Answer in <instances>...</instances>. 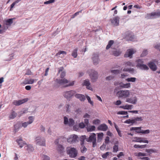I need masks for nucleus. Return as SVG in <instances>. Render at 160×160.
I'll list each match as a JSON object with an SVG mask.
<instances>
[{
  "instance_id": "obj_1",
  "label": "nucleus",
  "mask_w": 160,
  "mask_h": 160,
  "mask_svg": "<svg viewBox=\"0 0 160 160\" xmlns=\"http://www.w3.org/2000/svg\"><path fill=\"white\" fill-rule=\"evenodd\" d=\"M55 86L59 87L60 86H63L64 87H66L73 86L74 84L75 81L69 82L68 80L64 78L62 79H57L55 80Z\"/></svg>"
},
{
  "instance_id": "obj_2",
  "label": "nucleus",
  "mask_w": 160,
  "mask_h": 160,
  "mask_svg": "<svg viewBox=\"0 0 160 160\" xmlns=\"http://www.w3.org/2000/svg\"><path fill=\"white\" fill-rule=\"evenodd\" d=\"M67 153L71 158H76L78 154V151L76 148L72 147H68L67 148Z\"/></svg>"
},
{
  "instance_id": "obj_3",
  "label": "nucleus",
  "mask_w": 160,
  "mask_h": 160,
  "mask_svg": "<svg viewBox=\"0 0 160 160\" xmlns=\"http://www.w3.org/2000/svg\"><path fill=\"white\" fill-rule=\"evenodd\" d=\"M116 95L120 98H127L129 96L130 92L129 90H120L117 92Z\"/></svg>"
},
{
  "instance_id": "obj_4",
  "label": "nucleus",
  "mask_w": 160,
  "mask_h": 160,
  "mask_svg": "<svg viewBox=\"0 0 160 160\" xmlns=\"http://www.w3.org/2000/svg\"><path fill=\"white\" fill-rule=\"evenodd\" d=\"M92 82H95L98 78V73L94 70L90 69L87 71Z\"/></svg>"
},
{
  "instance_id": "obj_5",
  "label": "nucleus",
  "mask_w": 160,
  "mask_h": 160,
  "mask_svg": "<svg viewBox=\"0 0 160 160\" xmlns=\"http://www.w3.org/2000/svg\"><path fill=\"white\" fill-rule=\"evenodd\" d=\"M35 142L37 145L42 146H45L46 140L43 137L40 136L36 137L35 138Z\"/></svg>"
},
{
  "instance_id": "obj_6",
  "label": "nucleus",
  "mask_w": 160,
  "mask_h": 160,
  "mask_svg": "<svg viewBox=\"0 0 160 160\" xmlns=\"http://www.w3.org/2000/svg\"><path fill=\"white\" fill-rule=\"evenodd\" d=\"M86 141L88 142H92V146L95 147L96 146V136L94 133H92L88 138H86Z\"/></svg>"
},
{
  "instance_id": "obj_7",
  "label": "nucleus",
  "mask_w": 160,
  "mask_h": 160,
  "mask_svg": "<svg viewBox=\"0 0 160 160\" xmlns=\"http://www.w3.org/2000/svg\"><path fill=\"white\" fill-rule=\"evenodd\" d=\"M78 137L75 134H72L69 136L67 138L68 142L71 143H75L78 141Z\"/></svg>"
},
{
  "instance_id": "obj_8",
  "label": "nucleus",
  "mask_w": 160,
  "mask_h": 160,
  "mask_svg": "<svg viewBox=\"0 0 160 160\" xmlns=\"http://www.w3.org/2000/svg\"><path fill=\"white\" fill-rule=\"evenodd\" d=\"M76 93V92L75 91L70 90L64 92L63 95L66 98L68 99L71 98L73 95H75Z\"/></svg>"
},
{
  "instance_id": "obj_9",
  "label": "nucleus",
  "mask_w": 160,
  "mask_h": 160,
  "mask_svg": "<svg viewBox=\"0 0 160 160\" xmlns=\"http://www.w3.org/2000/svg\"><path fill=\"white\" fill-rule=\"evenodd\" d=\"M136 52V50L133 48L129 49L127 50L124 54L125 57H129L131 58H132V55Z\"/></svg>"
},
{
  "instance_id": "obj_10",
  "label": "nucleus",
  "mask_w": 160,
  "mask_h": 160,
  "mask_svg": "<svg viewBox=\"0 0 160 160\" xmlns=\"http://www.w3.org/2000/svg\"><path fill=\"white\" fill-rule=\"evenodd\" d=\"M120 18L116 16L110 20L111 23L114 26H117L119 25Z\"/></svg>"
},
{
  "instance_id": "obj_11",
  "label": "nucleus",
  "mask_w": 160,
  "mask_h": 160,
  "mask_svg": "<svg viewBox=\"0 0 160 160\" xmlns=\"http://www.w3.org/2000/svg\"><path fill=\"white\" fill-rule=\"evenodd\" d=\"M126 102L132 104H136L138 101L137 98L136 96L131 97L130 98H127L125 100Z\"/></svg>"
},
{
  "instance_id": "obj_12",
  "label": "nucleus",
  "mask_w": 160,
  "mask_h": 160,
  "mask_svg": "<svg viewBox=\"0 0 160 160\" xmlns=\"http://www.w3.org/2000/svg\"><path fill=\"white\" fill-rule=\"evenodd\" d=\"M92 59L94 65H96L98 64L99 62V56L98 54H93L92 55Z\"/></svg>"
},
{
  "instance_id": "obj_13",
  "label": "nucleus",
  "mask_w": 160,
  "mask_h": 160,
  "mask_svg": "<svg viewBox=\"0 0 160 160\" xmlns=\"http://www.w3.org/2000/svg\"><path fill=\"white\" fill-rule=\"evenodd\" d=\"M28 100V98H25L19 100H14L12 102V104L15 106H19L26 102Z\"/></svg>"
},
{
  "instance_id": "obj_14",
  "label": "nucleus",
  "mask_w": 160,
  "mask_h": 160,
  "mask_svg": "<svg viewBox=\"0 0 160 160\" xmlns=\"http://www.w3.org/2000/svg\"><path fill=\"white\" fill-rule=\"evenodd\" d=\"M110 52L111 54L115 56H118L121 53V52L119 49H116L112 48H111Z\"/></svg>"
},
{
  "instance_id": "obj_15",
  "label": "nucleus",
  "mask_w": 160,
  "mask_h": 160,
  "mask_svg": "<svg viewBox=\"0 0 160 160\" xmlns=\"http://www.w3.org/2000/svg\"><path fill=\"white\" fill-rule=\"evenodd\" d=\"M134 139L135 140H133L132 141L135 142H144L148 143V140H144V138H143L135 137L134 138Z\"/></svg>"
},
{
  "instance_id": "obj_16",
  "label": "nucleus",
  "mask_w": 160,
  "mask_h": 160,
  "mask_svg": "<svg viewBox=\"0 0 160 160\" xmlns=\"http://www.w3.org/2000/svg\"><path fill=\"white\" fill-rule=\"evenodd\" d=\"M151 18H155L160 17V10H158L150 14Z\"/></svg>"
},
{
  "instance_id": "obj_17",
  "label": "nucleus",
  "mask_w": 160,
  "mask_h": 160,
  "mask_svg": "<svg viewBox=\"0 0 160 160\" xmlns=\"http://www.w3.org/2000/svg\"><path fill=\"white\" fill-rule=\"evenodd\" d=\"M83 85L85 86L87 89L92 91V89L90 85V83L88 79H86L83 81Z\"/></svg>"
},
{
  "instance_id": "obj_18",
  "label": "nucleus",
  "mask_w": 160,
  "mask_h": 160,
  "mask_svg": "<svg viewBox=\"0 0 160 160\" xmlns=\"http://www.w3.org/2000/svg\"><path fill=\"white\" fill-rule=\"evenodd\" d=\"M136 66L138 68L142 70H148L149 69L148 67L146 65L143 63H138Z\"/></svg>"
},
{
  "instance_id": "obj_19",
  "label": "nucleus",
  "mask_w": 160,
  "mask_h": 160,
  "mask_svg": "<svg viewBox=\"0 0 160 160\" xmlns=\"http://www.w3.org/2000/svg\"><path fill=\"white\" fill-rule=\"evenodd\" d=\"M119 87L122 88H129L131 87V84L130 83H124L122 82H120L119 84Z\"/></svg>"
},
{
  "instance_id": "obj_20",
  "label": "nucleus",
  "mask_w": 160,
  "mask_h": 160,
  "mask_svg": "<svg viewBox=\"0 0 160 160\" xmlns=\"http://www.w3.org/2000/svg\"><path fill=\"white\" fill-rule=\"evenodd\" d=\"M75 96L76 98L78 99L81 101L83 102L86 99V96L82 94H76V93Z\"/></svg>"
},
{
  "instance_id": "obj_21",
  "label": "nucleus",
  "mask_w": 160,
  "mask_h": 160,
  "mask_svg": "<svg viewBox=\"0 0 160 160\" xmlns=\"http://www.w3.org/2000/svg\"><path fill=\"white\" fill-rule=\"evenodd\" d=\"M148 66L153 71H155L157 69V66L155 63L152 62L148 63Z\"/></svg>"
},
{
  "instance_id": "obj_22",
  "label": "nucleus",
  "mask_w": 160,
  "mask_h": 160,
  "mask_svg": "<svg viewBox=\"0 0 160 160\" xmlns=\"http://www.w3.org/2000/svg\"><path fill=\"white\" fill-rule=\"evenodd\" d=\"M64 68L63 67H60L58 68V74L61 72L60 77L61 78H63L66 75V72L63 71Z\"/></svg>"
},
{
  "instance_id": "obj_23",
  "label": "nucleus",
  "mask_w": 160,
  "mask_h": 160,
  "mask_svg": "<svg viewBox=\"0 0 160 160\" xmlns=\"http://www.w3.org/2000/svg\"><path fill=\"white\" fill-rule=\"evenodd\" d=\"M108 128V126L105 124L100 125L98 128V130L103 131H107Z\"/></svg>"
},
{
  "instance_id": "obj_24",
  "label": "nucleus",
  "mask_w": 160,
  "mask_h": 160,
  "mask_svg": "<svg viewBox=\"0 0 160 160\" xmlns=\"http://www.w3.org/2000/svg\"><path fill=\"white\" fill-rule=\"evenodd\" d=\"M135 38V36L133 33H130L127 35L126 38L128 41H133Z\"/></svg>"
},
{
  "instance_id": "obj_25",
  "label": "nucleus",
  "mask_w": 160,
  "mask_h": 160,
  "mask_svg": "<svg viewBox=\"0 0 160 160\" xmlns=\"http://www.w3.org/2000/svg\"><path fill=\"white\" fill-rule=\"evenodd\" d=\"M16 142L21 148H22L24 145L26 144V143L24 142L23 141L22 138H20L19 139H17L16 140Z\"/></svg>"
},
{
  "instance_id": "obj_26",
  "label": "nucleus",
  "mask_w": 160,
  "mask_h": 160,
  "mask_svg": "<svg viewBox=\"0 0 160 160\" xmlns=\"http://www.w3.org/2000/svg\"><path fill=\"white\" fill-rule=\"evenodd\" d=\"M26 145V146H25V148L28 152H32L34 150V148L32 145L27 144Z\"/></svg>"
},
{
  "instance_id": "obj_27",
  "label": "nucleus",
  "mask_w": 160,
  "mask_h": 160,
  "mask_svg": "<svg viewBox=\"0 0 160 160\" xmlns=\"http://www.w3.org/2000/svg\"><path fill=\"white\" fill-rule=\"evenodd\" d=\"M37 80H35L32 79L28 80V79H25L24 80V83L25 84H32L34 82H36Z\"/></svg>"
},
{
  "instance_id": "obj_28",
  "label": "nucleus",
  "mask_w": 160,
  "mask_h": 160,
  "mask_svg": "<svg viewBox=\"0 0 160 160\" xmlns=\"http://www.w3.org/2000/svg\"><path fill=\"white\" fill-rule=\"evenodd\" d=\"M17 116V113L14 111H12L9 115V119H13L15 118Z\"/></svg>"
},
{
  "instance_id": "obj_29",
  "label": "nucleus",
  "mask_w": 160,
  "mask_h": 160,
  "mask_svg": "<svg viewBox=\"0 0 160 160\" xmlns=\"http://www.w3.org/2000/svg\"><path fill=\"white\" fill-rule=\"evenodd\" d=\"M13 18H10L4 22V25L10 26L13 23Z\"/></svg>"
},
{
  "instance_id": "obj_30",
  "label": "nucleus",
  "mask_w": 160,
  "mask_h": 160,
  "mask_svg": "<svg viewBox=\"0 0 160 160\" xmlns=\"http://www.w3.org/2000/svg\"><path fill=\"white\" fill-rule=\"evenodd\" d=\"M97 141L98 142H100L102 140L103 136V134L102 132H100L97 133Z\"/></svg>"
},
{
  "instance_id": "obj_31",
  "label": "nucleus",
  "mask_w": 160,
  "mask_h": 160,
  "mask_svg": "<svg viewBox=\"0 0 160 160\" xmlns=\"http://www.w3.org/2000/svg\"><path fill=\"white\" fill-rule=\"evenodd\" d=\"M114 42L113 40H110L108 42V44L106 47V49L108 50L110 48H113V45L114 44Z\"/></svg>"
},
{
  "instance_id": "obj_32",
  "label": "nucleus",
  "mask_w": 160,
  "mask_h": 160,
  "mask_svg": "<svg viewBox=\"0 0 160 160\" xmlns=\"http://www.w3.org/2000/svg\"><path fill=\"white\" fill-rule=\"evenodd\" d=\"M124 63L126 67H134L135 65V63L133 62H130V61H128L125 62Z\"/></svg>"
},
{
  "instance_id": "obj_33",
  "label": "nucleus",
  "mask_w": 160,
  "mask_h": 160,
  "mask_svg": "<svg viewBox=\"0 0 160 160\" xmlns=\"http://www.w3.org/2000/svg\"><path fill=\"white\" fill-rule=\"evenodd\" d=\"M132 105H126L125 106H120V108L124 109L131 110L133 108Z\"/></svg>"
},
{
  "instance_id": "obj_34",
  "label": "nucleus",
  "mask_w": 160,
  "mask_h": 160,
  "mask_svg": "<svg viewBox=\"0 0 160 160\" xmlns=\"http://www.w3.org/2000/svg\"><path fill=\"white\" fill-rule=\"evenodd\" d=\"M131 130H134L135 131L138 133H142V130L141 129V127H132L131 129Z\"/></svg>"
},
{
  "instance_id": "obj_35",
  "label": "nucleus",
  "mask_w": 160,
  "mask_h": 160,
  "mask_svg": "<svg viewBox=\"0 0 160 160\" xmlns=\"http://www.w3.org/2000/svg\"><path fill=\"white\" fill-rule=\"evenodd\" d=\"M95 127L94 126H90L88 127L87 128V130L88 132H92L95 131Z\"/></svg>"
},
{
  "instance_id": "obj_36",
  "label": "nucleus",
  "mask_w": 160,
  "mask_h": 160,
  "mask_svg": "<svg viewBox=\"0 0 160 160\" xmlns=\"http://www.w3.org/2000/svg\"><path fill=\"white\" fill-rule=\"evenodd\" d=\"M136 78H135L132 77L128 78L126 79V80L128 82H135L136 81Z\"/></svg>"
},
{
  "instance_id": "obj_37",
  "label": "nucleus",
  "mask_w": 160,
  "mask_h": 160,
  "mask_svg": "<svg viewBox=\"0 0 160 160\" xmlns=\"http://www.w3.org/2000/svg\"><path fill=\"white\" fill-rule=\"evenodd\" d=\"M28 122L29 124H30L33 122L34 119V118L33 116H29L28 118Z\"/></svg>"
},
{
  "instance_id": "obj_38",
  "label": "nucleus",
  "mask_w": 160,
  "mask_h": 160,
  "mask_svg": "<svg viewBox=\"0 0 160 160\" xmlns=\"http://www.w3.org/2000/svg\"><path fill=\"white\" fill-rule=\"evenodd\" d=\"M134 121L133 120V119H128L126 120L124 122V123L127 124H132L134 123Z\"/></svg>"
},
{
  "instance_id": "obj_39",
  "label": "nucleus",
  "mask_w": 160,
  "mask_h": 160,
  "mask_svg": "<svg viewBox=\"0 0 160 160\" xmlns=\"http://www.w3.org/2000/svg\"><path fill=\"white\" fill-rule=\"evenodd\" d=\"M86 139V138L85 135L82 136L80 137V140L81 141V145H82L84 144V141Z\"/></svg>"
},
{
  "instance_id": "obj_40",
  "label": "nucleus",
  "mask_w": 160,
  "mask_h": 160,
  "mask_svg": "<svg viewBox=\"0 0 160 160\" xmlns=\"http://www.w3.org/2000/svg\"><path fill=\"white\" fill-rule=\"evenodd\" d=\"M86 97L88 100V102L90 103L92 106H93V102L91 100L90 98L87 95H86Z\"/></svg>"
},
{
  "instance_id": "obj_41",
  "label": "nucleus",
  "mask_w": 160,
  "mask_h": 160,
  "mask_svg": "<svg viewBox=\"0 0 160 160\" xmlns=\"http://www.w3.org/2000/svg\"><path fill=\"white\" fill-rule=\"evenodd\" d=\"M72 56L74 58H76L77 56V49H75L72 51Z\"/></svg>"
},
{
  "instance_id": "obj_42",
  "label": "nucleus",
  "mask_w": 160,
  "mask_h": 160,
  "mask_svg": "<svg viewBox=\"0 0 160 160\" xmlns=\"http://www.w3.org/2000/svg\"><path fill=\"white\" fill-rule=\"evenodd\" d=\"M143 120V119L142 117H137L133 119V120L134 121V123H136L137 122L142 121Z\"/></svg>"
},
{
  "instance_id": "obj_43",
  "label": "nucleus",
  "mask_w": 160,
  "mask_h": 160,
  "mask_svg": "<svg viewBox=\"0 0 160 160\" xmlns=\"http://www.w3.org/2000/svg\"><path fill=\"white\" fill-rule=\"evenodd\" d=\"M74 120L72 118H70L69 119L68 123V124L70 126H72L74 125Z\"/></svg>"
},
{
  "instance_id": "obj_44",
  "label": "nucleus",
  "mask_w": 160,
  "mask_h": 160,
  "mask_svg": "<svg viewBox=\"0 0 160 160\" xmlns=\"http://www.w3.org/2000/svg\"><path fill=\"white\" fill-rule=\"evenodd\" d=\"M146 145H139L137 144H135L134 145V147L135 148H143L146 147Z\"/></svg>"
},
{
  "instance_id": "obj_45",
  "label": "nucleus",
  "mask_w": 160,
  "mask_h": 160,
  "mask_svg": "<svg viewBox=\"0 0 160 160\" xmlns=\"http://www.w3.org/2000/svg\"><path fill=\"white\" fill-rule=\"evenodd\" d=\"M82 146L81 148V151L82 153H84L86 152L87 150V148L85 147V146L83 145H82Z\"/></svg>"
},
{
  "instance_id": "obj_46",
  "label": "nucleus",
  "mask_w": 160,
  "mask_h": 160,
  "mask_svg": "<svg viewBox=\"0 0 160 160\" xmlns=\"http://www.w3.org/2000/svg\"><path fill=\"white\" fill-rule=\"evenodd\" d=\"M135 155L136 156L138 157L145 156H146V154L142 153L141 152H139L138 153H135Z\"/></svg>"
},
{
  "instance_id": "obj_47",
  "label": "nucleus",
  "mask_w": 160,
  "mask_h": 160,
  "mask_svg": "<svg viewBox=\"0 0 160 160\" xmlns=\"http://www.w3.org/2000/svg\"><path fill=\"white\" fill-rule=\"evenodd\" d=\"M64 148L62 145H58V150L60 152H62L64 150Z\"/></svg>"
},
{
  "instance_id": "obj_48",
  "label": "nucleus",
  "mask_w": 160,
  "mask_h": 160,
  "mask_svg": "<svg viewBox=\"0 0 160 160\" xmlns=\"http://www.w3.org/2000/svg\"><path fill=\"white\" fill-rule=\"evenodd\" d=\"M14 55L13 54H11L9 55L8 58L6 59V60L7 61H10L13 58Z\"/></svg>"
},
{
  "instance_id": "obj_49",
  "label": "nucleus",
  "mask_w": 160,
  "mask_h": 160,
  "mask_svg": "<svg viewBox=\"0 0 160 160\" xmlns=\"http://www.w3.org/2000/svg\"><path fill=\"white\" fill-rule=\"evenodd\" d=\"M148 54V51L147 50H144L141 54V57H143L146 56Z\"/></svg>"
},
{
  "instance_id": "obj_50",
  "label": "nucleus",
  "mask_w": 160,
  "mask_h": 160,
  "mask_svg": "<svg viewBox=\"0 0 160 160\" xmlns=\"http://www.w3.org/2000/svg\"><path fill=\"white\" fill-rule=\"evenodd\" d=\"M100 122V121L98 119H96L93 120L92 123L95 125L98 124Z\"/></svg>"
},
{
  "instance_id": "obj_51",
  "label": "nucleus",
  "mask_w": 160,
  "mask_h": 160,
  "mask_svg": "<svg viewBox=\"0 0 160 160\" xmlns=\"http://www.w3.org/2000/svg\"><path fill=\"white\" fill-rule=\"evenodd\" d=\"M62 54L64 56V55H66V52L65 51H60L58 52L57 54H56V56H58L61 54Z\"/></svg>"
},
{
  "instance_id": "obj_52",
  "label": "nucleus",
  "mask_w": 160,
  "mask_h": 160,
  "mask_svg": "<svg viewBox=\"0 0 160 160\" xmlns=\"http://www.w3.org/2000/svg\"><path fill=\"white\" fill-rule=\"evenodd\" d=\"M118 150V146L117 145H115L113 147V152H117Z\"/></svg>"
},
{
  "instance_id": "obj_53",
  "label": "nucleus",
  "mask_w": 160,
  "mask_h": 160,
  "mask_svg": "<svg viewBox=\"0 0 160 160\" xmlns=\"http://www.w3.org/2000/svg\"><path fill=\"white\" fill-rule=\"evenodd\" d=\"M28 125H29V124L28 122H24L22 123V126L24 128H26Z\"/></svg>"
},
{
  "instance_id": "obj_54",
  "label": "nucleus",
  "mask_w": 160,
  "mask_h": 160,
  "mask_svg": "<svg viewBox=\"0 0 160 160\" xmlns=\"http://www.w3.org/2000/svg\"><path fill=\"white\" fill-rule=\"evenodd\" d=\"M123 71H129V72H133L134 71V69L133 68H124L123 70Z\"/></svg>"
},
{
  "instance_id": "obj_55",
  "label": "nucleus",
  "mask_w": 160,
  "mask_h": 160,
  "mask_svg": "<svg viewBox=\"0 0 160 160\" xmlns=\"http://www.w3.org/2000/svg\"><path fill=\"white\" fill-rule=\"evenodd\" d=\"M118 114L121 115H127L128 112H127L124 111H119L117 112Z\"/></svg>"
},
{
  "instance_id": "obj_56",
  "label": "nucleus",
  "mask_w": 160,
  "mask_h": 160,
  "mask_svg": "<svg viewBox=\"0 0 160 160\" xmlns=\"http://www.w3.org/2000/svg\"><path fill=\"white\" fill-rule=\"evenodd\" d=\"M109 152H107L103 154L102 155V158H106L109 155Z\"/></svg>"
},
{
  "instance_id": "obj_57",
  "label": "nucleus",
  "mask_w": 160,
  "mask_h": 160,
  "mask_svg": "<svg viewBox=\"0 0 160 160\" xmlns=\"http://www.w3.org/2000/svg\"><path fill=\"white\" fill-rule=\"evenodd\" d=\"M42 158L43 160H50V158L48 156L45 155H43Z\"/></svg>"
},
{
  "instance_id": "obj_58",
  "label": "nucleus",
  "mask_w": 160,
  "mask_h": 160,
  "mask_svg": "<svg viewBox=\"0 0 160 160\" xmlns=\"http://www.w3.org/2000/svg\"><path fill=\"white\" fill-rule=\"evenodd\" d=\"M68 118L65 116L64 117V124L66 125L68 124Z\"/></svg>"
},
{
  "instance_id": "obj_59",
  "label": "nucleus",
  "mask_w": 160,
  "mask_h": 160,
  "mask_svg": "<svg viewBox=\"0 0 160 160\" xmlns=\"http://www.w3.org/2000/svg\"><path fill=\"white\" fill-rule=\"evenodd\" d=\"M114 78V76L112 75H110L108 76L107 77L106 79L107 80H110Z\"/></svg>"
},
{
  "instance_id": "obj_60",
  "label": "nucleus",
  "mask_w": 160,
  "mask_h": 160,
  "mask_svg": "<svg viewBox=\"0 0 160 160\" xmlns=\"http://www.w3.org/2000/svg\"><path fill=\"white\" fill-rule=\"evenodd\" d=\"M55 0H50L48 1H45L44 2V4H48L53 2Z\"/></svg>"
},
{
  "instance_id": "obj_61",
  "label": "nucleus",
  "mask_w": 160,
  "mask_h": 160,
  "mask_svg": "<svg viewBox=\"0 0 160 160\" xmlns=\"http://www.w3.org/2000/svg\"><path fill=\"white\" fill-rule=\"evenodd\" d=\"M135 62L137 63V64L138 63H142L143 62V60L140 59H136Z\"/></svg>"
},
{
  "instance_id": "obj_62",
  "label": "nucleus",
  "mask_w": 160,
  "mask_h": 160,
  "mask_svg": "<svg viewBox=\"0 0 160 160\" xmlns=\"http://www.w3.org/2000/svg\"><path fill=\"white\" fill-rule=\"evenodd\" d=\"M40 130L41 132H44L45 131V128L42 125H41L40 128Z\"/></svg>"
},
{
  "instance_id": "obj_63",
  "label": "nucleus",
  "mask_w": 160,
  "mask_h": 160,
  "mask_svg": "<svg viewBox=\"0 0 160 160\" xmlns=\"http://www.w3.org/2000/svg\"><path fill=\"white\" fill-rule=\"evenodd\" d=\"M79 127L81 128H83L85 127V125L84 123L83 122H81L79 123Z\"/></svg>"
},
{
  "instance_id": "obj_64",
  "label": "nucleus",
  "mask_w": 160,
  "mask_h": 160,
  "mask_svg": "<svg viewBox=\"0 0 160 160\" xmlns=\"http://www.w3.org/2000/svg\"><path fill=\"white\" fill-rule=\"evenodd\" d=\"M154 48L156 49L159 50L160 51V43L157 44L154 46Z\"/></svg>"
}]
</instances>
